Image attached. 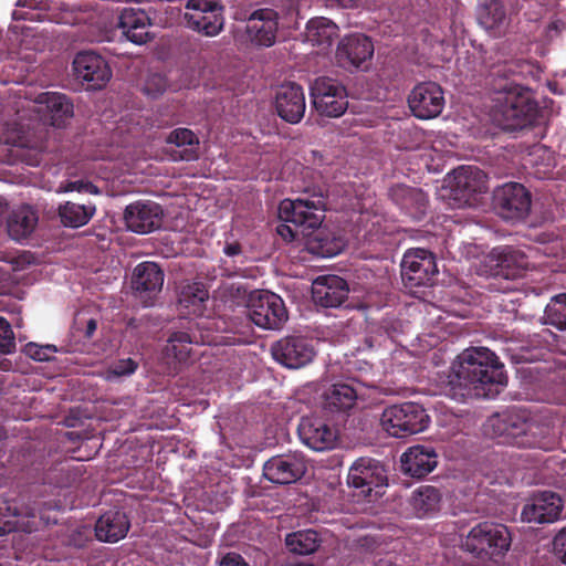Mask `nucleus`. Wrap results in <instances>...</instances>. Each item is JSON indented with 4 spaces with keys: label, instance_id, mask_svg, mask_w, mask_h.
<instances>
[{
    "label": "nucleus",
    "instance_id": "nucleus-18",
    "mask_svg": "<svg viewBox=\"0 0 566 566\" xmlns=\"http://www.w3.org/2000/svg\"><path fill=\"white\" fill-rule=\"evenodd\" d=\"M307 467L303 457L281 454L270 458L263 465L265 479L276 484H291L304 476Z\"/></svg>",
    "mask_w": 566,
    "mask_h": 566
},
{
    "label": "nucleus",
    "instance_id": "nucleus-21",
    "mask_svg": "<svg viewBox=\"0 0 566 566\" xmlns=\"http://www.w3.org/2000/svg\"><path fill=\"white\" fill-rule=\"evenodd\" d=\"M349 287L338 275L318 276L312 285V297L316 305L326 308L339 307L347 300Z\"/></svg>",
    "mask_w": 566,
    "mask_h": 566
},
{
    "label": "nucleus",
    "instance_id": "nucleus-1",
    "mask_svg": "<svg viewBox=\"0 0 566 566\" xmlns=\"http://www.w3.org/2000/svg\"><path fill=\"white\" fill-rule=\"evenodd\" d=\"M507 385L504 365L486 347H469L452 361L441 379V394L455 400L494 398Z\"/></svg>",
    "mask_w": 566,
    "mask_h": 566
},
{
    "label": "nucleus",
    "instance_id": "nucleus-47",
    "mask_svg": "<svg viewBox=\"0 0 566 566\" xmlns=\"http://www.w3.org/2000/svg\"><path fill=\"white\" fill-rule=\"evenodd\" d=\"M12 155L28 166H39L42 161V149L40 147H28L23 142L14 145Z\"/></svg>",
    "mask_w": 566,
    "mask_h": 566
},
{
    "label": "nucleus",
    "instance_id": "nucleus-40",
    "mask_svg": "<svg viewBox=\"0 0 566 566\" xmlns=\"http://www.w3.org/2000/svg\"><path fill=\"white\" fill-rule=\"evenodd\" d=\"M285 544L294 554L310 555L319 547L321 537L314 530H303L289 534L285 538Z\"/></svg>",
    "mask_w": 566,
    "mask_h": 566
},
{
    "label": "nucleus",
    "instance_id": "nucleus-53",
    "mask_svg": "<svg viewBox=\"0 0 566 566\" xmlns=\"http://www.w3.org/2000/svg\"><path fill=\"white\" fill-rule=\"evenodd\" d=\"M64 191H78V192H88V193H98V189L95 185H93L90 181H83V180H76V181H69L64 186Z\"/></svg>",
    "mask_w": 566,
    "mask_h": 566
},
{
    "label": "nucleus",
    "instance_id": "nucleus-56",
    "mask_svg": "<svg viewBox=\"0 0 566 566\" xmlns=\"http://www.w3.org/2000/svg\"><path fill=\"white\" fill-rule=\"evenodd\" d=\"M517 66L518 64L516 62H505L504 64L496 65L493 69L492 74L509 78L516 73Z\"/></svg>",
    "mask_w": 566,
    "mask_h": 566
},
{
    "label": "nucleus",
    "instance_id": "nucleus-17",
    "mask_svg": "<svg viewBox=\"0 0 566 566\" xmlns=\"http://www.w3.org/2000/svg\"><path fill=\"white\" fill-rule=\"evenodd\" d=\"M564 502L559 494L543 491L534 494L522 510V520L527 523L548 524L559 520Z\"/></svg>",
    "mask_w": 566,
    "mask_h": 566
},
{
    "label": "nucleus",
    "instance_id": "nucleus-30",
    "mask_svg": "<svg viewBox=\"0 0 566 566\" xmlns=\"http://www.w3.org/2000/svg\"><path fill=\"white\" fill-rule=\"evenodd\" d=\"M130 522L125 512L111 510L99 516L95 524V535L102 542L116 543L128 533Z\"/></svg>",
    "mask_w": 566,
    "mask_h": 566
},
{
    "label": "nucleus",
    "instance_id": "nucleus-43",
    "mask_svg": "<svg viewBox=\"0 0 566 566\" xmlns=\"http://www.w3.org/2000/svg\"><path fill=\"white\" fill-rule=\"evenodd\" d=\"M30 515L29 509L19 507L15 503L3 502L0 504V536L18 528V517Z\"/></svg>",
    "mask_w": 566,
    "mask_h": 566
},
{
    "label": "nucleus",
    "instance_id": "nucleus-59",
    "mask_svg": "<svg viewBox=\"0 0 566 566\" xmlns=\"http://www.w3.org/2000/svg\"><path fill=\"white\" fill-rule=\"evenodd\" d=\"M242 252V247L239 242H231V243H226L224 248H223V253L228 256H237L239 254H241Z\"/></svg>",
    "mask_w": 566,
    "mask_h": 566
},
{
    "label": "nucleus",
    "instance_id": "nucleus-13",
    "mask_svg": "<svg viewBox=\"0 0 566 566\" xmlns=\"http://www.w3.org/2000/svg\"><path fill=\"white\" fill-rule=\"evenodd\" d=\"M165 274L155 262H142L133 271L132 289L143 306H154L161 292Z\"/></svg>",
    "mask_w": 566,
    "mask_h": 566
},
{
    "label": "nucleus",
    "instance_id": "nucleus-9",
    "mask_svg": "<svg viewBox=\"0 0 566 566\" xmlns=\"http://www.w3.org/2000/svg\"><path fill=\"white\" fill-rule=\"evenodd\" d=\"M387 480L384 465L370 458L356 460L347 476L348 485L359 490V494L369 499L382 495V489L387 485Z\"/></svg>",
    "mask_w": 566,
    "mask_h": 566
},
{
    "label": "nucleus",
    "instance_id": "nucleus-34",
    "mask_svg": "<svg viewBox=\"0 0 566 566\" xmlns=\"http://www.w3.org/2000/svg\"><path fill=\"white\" fill-rule=\"evenodd\" d=\"M168 144H174V158L185 161L198 159L199 139L189 128H176L167 137Z\"/></svg>",
    "mask_w": 566,
    "mask_h": 566
},
{
    "label": "nucleus",
    "instance_id": "nucleus-16",
    "mask_svg": "<svg viewBox=\"0 0 566 566\" xmlns=\"http://www.w3.org/2000/svg\"><path fill=\"white\" fill-rule=\"evenodd\" d=\"M164 210L151 200H137L128 205L124 212L127 228L136 233H150L161 227Z\"/></svg>",
    "mask_w": 566,
    "mask_h": 566
},
{
    "label": "nucleus",
    "instance_id": "nucleus-55",
    "mask_svg": "<svg viewBox=\"0 0 566 566\" xmlns=\"http://www.w3.org/2000/svg\"><path fill=\"white\" fill-rule=\"evenodd\" d=\"M554 551L562 563L566 564V527L555 536Z\"/></svg>",
    "mask_w": 566,
    "mask_h": 566
},
{
    "label": "nucleus",
    "instance_id": "nucleus-11",
    "mask_svg": "<svg viewBox=\"0 0 566 566\" xmlns=\"http://www.w3.org/2000/svg\"><path fill=\"white\" fill-rule=\"evenodd\" d=\"M407 102L415 117L432 119L438 117L444 108V92L436 82H421L411 90Z\"/></svg>",
    "mask_w": 566,
    "mask_h": 566
},
{
    "label": "nucleus",
    "instance_id": "nucleus-27",
    "mask_svg": "<svg viewBox=\"0 0 566 566\" xmlns=\"http://www.w3.org/2000/svg\"><path fill=\"white\" fill-rule=\"evenodd\" d=\"M389 196L392 202L411 219L421 220L423 218L428 198L421 189L406 185H396L390 188Z\"/></svg>",
    "mask_w": 566,
    "mask_h": 566
},
{
    "label": "nucleus",
    "instance_id": "nucleus-52",
    "mask_svg": "<svg viewBox=\"0 0 566 566\" xmlns=\"http://www.w3.org/2000/svg\"><path fill=\"white\" fill-rule=\"evenodd\" d=\"M426 428L427 427H419L418 429H416V427H381V434L384 438H387V437L400 438V437H405L408 434L421 432Z\"/></svg>",
    "mask_w": 566,
    "mask_h": 566
},
{
    "label": "nucleus",
    "instance_id": "nucleus-45",
    "mask_svg": "<svg viewBox=\"0 0 566 566\" xmlns=\"http://www.w3.org/2000/svg\"><path fill=\"white\" fill-rule=\"evenodd\" d=\"M42 480L43 484L55 489H65L75 482V475L62 463H56L45 471Z\"/></svg>",
    "mask_w": 566,
    "mask_h": 566
},
{
    "label": "nucleus",
    "instance_id": "nucleus-61",
    "mask_svg": "<svg viewBox=\"0 0 566 566\" xmlns=\"http://www.w3.org/2000/svg\"><path fill=\"white\" fill-rule=\"evenodd\" d=\"M282 4L286 8L287 12H293L297 9L298 0H280Z\"/></svg>",
    "mask_w": 566,
    "mask_h": 566
},
{
    "label": "nucleus",
    "instance_id": "nucleus-3",
    "mask_svg": "<svg viewBox=\"0 0 566 566\" xmlns=\"http://www.w3.org/2000/svg\"><path fill=\"white\" fill-rule=\"evenodd\" d=\"M327 196L322 188L306 189L296 199H284L279 206V217L301 229L303 237H311L325 218Z\"/></svg>",
    "mask_w": 566,
    "mask_h": 566
},
{
    "label": "nucleus",
    "instance_id": "nucleus-46",
    "mask_svg": "<svg viewBox=\"0 0 566 566\" xmlns=\"http://www.w3.org/2000/svg\"><path fill=\"white\" fill-rule=\"evenodd\" d=\"M170 87L167 76L163 73H150L144 84V93L151 98H157Z\"/></svg>",
    "mask_w": 566,
    "mask_h": 566
},
{
    "label": "nucleus",
    "instance_id": "nucleus-42",
    "mask_svg": "<svg viewBox=\"0 0 566 566\" xmlns=\"http://www.w3.org/2000/svg\"><path fill=\"white\" fill-rule=\"evenodd\" d=\"M193 339L188 332L177 331L169 335L165 354L168 357H174L178 361H186L191 353V345Z\"/></svg>",
    "mask_w": 566,
    "mask_h": 566
},
{
    "label": "nucleus",
    "instance_id": "nucleus-10",
    "mask_svg": "<svg viewBox=\"0 0 566 566\" xmlns=\"http://www.w3.org/2000/svg\"><path fill=\"white\" fill-rule=\"evenodd\" d=\"M187 27L206 36L218 35L224 25L223 7L216 0H188Z\"/></svg>",
    "mask_w": 566,
    "mask_h": 566
},
{
    "label": "nucleus",
    "instance_id": "nucleus-62",
    "mask_svg": "<svg viewBox=\"0 0 566 566\" xmlns=\"http://www.w3.org/2000/svg\"><path fill=\"white\" fill-rule=\"evenodd\" d=\"M541 151H543L544 154H547L548 156H551V153H549V151H547L546 149H544L542 146H535V147L533 148V150L530 153V157H531V158H530V161H531L532 164H534V163H535L534 158H535V156H537V154H538V153H541Z\"/></svg>",
    "mask_w": 566,
    "mask_h": 566
},
{
    "label": "nucleus",
    "instance_id": "nucleus-23",
    "mask_svg": "<svg viewBox=\"0 0 566 566\" xmlns=\"http://www.w3.org/2000/svg\"><path fill=\"white\" fill-rule=\"evenodd\" d=\"M38 112L42 113L44 120L54 127H62L74 115L72 101L62 93L44 92L35 99Z\"/></svg>",
    "mask_w": 566,
    "mask_h": 566
},
{
    "label": "nucleus",
    "instance_id": "nucleus-35",
    "mask_svg": "<svg viewBox=\"0 0 566 566\" xmlns=\"http://www.w3.org/2000/svg\"><path fill=\"white\" fill-rule=\"evenodd\" d=\"M308 250L322 258H331L339 254L345 247L342 238L332 234L327 229L319 227L307 237Z\"/></svg>",
    "mask_w": 566,
    "mask_h": 566
},
{
    "label": "nucleus",
    "instance_id": "nucleus-7",
    "mask_svg": "<svg viewBox=\"0 0 566 566\" xmlns=\"http://www.w3.org/2000/svg\"><path fill=\"white\" fill-rule=\"evenodd\" d=\"M311 97L315 109L323 116L339 117L348 107L345 85L328 76L317 77L313 82Z\"/></svg>",
    "mask_w": 566,
    "mask_h": 566
},
{
    "label": "nucleus",
    "instance_id": "nucleus-15",
    "mask_svg": "<svg viewBox=\"0 0 566 566\" xmlns=\"http://www.w3.org/2000/svg\"><path fill=\"white\" fill-rule=\"evenodd\" d=\"M73 71L77 80L87 83L90 90H101L112 77L107 62L93 51H82L73 60Z\"/></svg>",
    "mask_w": 566,
    "mask_h": 566
},
{
    "label": "nucleus",
    "instance_id": "nucleus-31",
    "mask_svg": "<svg viewBox=\"0 0 566 566\" xmlns=\"http://www.w3.org/2000/svg\"><path fill=\"white\" fill-rule=\"evenodd\" d=\"M430 417L426 409L417 402H403L387 407L381 415L379 424H426Z\"/></svg>",
    "mask_w": 566,
    "mask_h": 566
},
{
    "label": "nucleus",
    "instance_id": "nucleus-20",
    "mask_svg": "<svg viewBox=\"0 0 566 566\" xmlns=\"http://www.w3.org/2000/svg\"><path fill=\"white\" fill-rule=\"evenodd\" d=\"M279 13L271 8L254 10L247 20L245 31L250 41L259 46H271L275 43Z\"/></svg>",
    "mask_w": 566,
    "mask_h": 566
},
{
    "label": "nucleus",
    "instance_id": "nucleus-5",
    "mask_svg": "<svg viewBox=\"0 0 566 566\" xmlns=\"http://www.w3.org/2000/svg\"><path fill=\"white\" fill-rule=\"evenodd\" d=\"M248 316L263 329H281L289 319L282 297L269 291H254L250 294Z\"/></svg>",
    "mask_w": 566,
    "mask_h": 566
},
{
    "label": "nucleus",
    "instance_id": "nucleus-25",
    "mask_svg": "<svg viewBox=\"0 0 566 566\" xmlns=\"http://www.w3.org/2000/svg\"><path fill=\"white\" fill-rule=\"evenodd\" d=\"M117 27L127 40L135 44H145L151 39L149 32L151 21L143 9L124 8L118 15Z\"/></svg>",
    "mask_w": 566,
    "mask_h": 566
},
{
    "label": "nucleus",
    "instance_id": "nucleus-14",
    "mask_svg": "<svg viewBox=\"0 0 566 566\" xmlns=\"http://www.w3.org/2000/svg\"><path fill=\"white\" fill-rule=\"evenodd\" d=\"M374 55V43L363 33L344 36L336 49V61L344 69H367Z\"/></svg>",
    "mask_w": 566,
    "mask_h": 566
},
{
    "label": "nucleus",
    "instance_id": "nucleus-44",
    "mask_svg": "<svg viewBox=\"0 0 566 566\" xmlns=\"http://www.w3.org/2000/svg\"><path fill=\"white\" fill-rule=\"evenodd\" d=\"M546 323L560 332L566 333V293H560L552 297L547 305Z\"/></svg>",
    "mask_w": 566,
    "mask_h": 566
},
{
    "label": "nucleus",
    "instance_id": "nucleus-48",
    "mask_svg": "<svg viewBox=\"0 0 566 566\" xmlns=\"http://www.w3.org/2000/svg\"><path fill=\"white\" fill-rule=\"evenodd\" d=\"M24 354L36 361H49L53 358V355L57 352L55 345L46 344L39 345L36 343H28L23 349Z\"/></svg>",
    "mask_w": 566,
    "mask_h": 566
},
{
    "label": "nucleus",
    "instance_id": "nucleus-41",
    "mask_svg": "<svg viewBox=\"0 0 566 566\" xmlns=\"http://www.w3.org/2000/svg\"><path fill=\"white\" fill-rule=\"evenodd\" d=\"M483 433L496 440L497 444L518 448L528 447L525 427H484Z\"/></svg>",
    "mask_w": 566,
    "mask_h": 566
},
{
    "label": "nucleus",
    "instance_id": "nucleus-57",
    "mask_svg": "<svg viewBox=\"0 0 566 566\" xmlns=\"http://www.w3.org/2000/svg\"><path fill=\"white\" fill-rule=\"evenodd\" d=\"M34 256L30 252H23L12 260L13 270H22L25 265L31 264Z\"/></svg>",
    "mask_w": 566,
    "mask_h": 566
},
{
    "label": "nucleus",
    "instance_id": "nucleus-33",
    "mask_svg": "<svg viewBox=\"0 0 566 566\" xmlns=\"http://www.w3.org/2000/svg\"><path fill=\"white\" fill-rule=\"evenodd\" d=\"M305 35L312 45L327 49L338 36V27L327 18L316 17L306 23Z\"/></svg>",
    "mask_w": 566,
    "mask_h": 566
},
{
    "label": "nucleus",
    "instance_id": "nucleus-29",
    "mask_svg": "<svg viewBox=\"0 0 566 566\" xmlns=\"http://www.w3.org/2000/svg\"><path fill=\"white\" fill-rule=\"evenodd\" d=\"M322 398V408L325 415L346 416L356 405L357 392L350 385L338 382L332 385Z\"/></svg>",
    "mask_w": 566,
    "mask_h": 566
},
{
    "label": "nucleus",
    "instance_id": "nucleus-64",
    "mask_svg": "<svg viewBox=\"0 0 566 566\" xmlns=\"http://www.w3.org/2000/svg\"><path fill=\"white\" fill-rule=\"evenodd\" d=\"M64 436H65V438H67V440H70L73 443L81 439L80 434H77L75 432H66V433H64Z\"/></svg>",
    "mask_w": 566,
    "mask_h": 566
},
{
    "label": "nucleus",
    "instance_id": "nucleus-28",
    "mask_svg": "<svg viewBox=\"0 0 566 566\" xmlns=\"http://www.w3.org/2000/svg\"><path fill=\"white\" fill-rule=\"evenodd\" d=\"M401 471L416 479H422L437 467V454L432 449L415 446L402 453Z\"/></svg>",
    "mask_w": 566,
    "mask_h": 566
},
{
    "label": "nucleus",
    "instance_id": "nucleus-2",
    "mask_svg": "<svg viewBox=\"0 0 566 566\" xmlns=\"http://www.w3.org/2000/svg\"><path fill=\"white\" fill-rule=\"evenodd\" d=\"M495 90L493 116L504 130H520L534 124L538 106L527 90L513 83Z\"/></svg>",
    "mask_w": 566,
    "mask_h": 566
},
{
    "label": "nucleus",
    "instance_id": "nucleus-37",
    "mask_svg": "<svg viewBox=\"0 0 566 566\" xmlns=\"http://www.w3.org/2000/svg\"><path fill=\"white\" fill-rule=\"evenodd\" d=\"M59 217L64 227L80 228L87 224L96 212V207L93 202L77 203L66 201L60 205Z\"/></svg>",
    "mask_w": 566,
    "mask_h": 566
},
{
    "label": "nucleus",
    "instance_id": "nucleus-58",
    "mask_svg": "<svg viewBox=\"0 0 566 566\" xmlns=\"http://www.w3.org/2000/svg\"><path fill=\"white\" fill-rule=\"evenodd\" d=\"M562 408L558 409H547L545 418L547 419V422L545 424H565L566 418L563 416L560 417Z\"/></svg>",
    "mask_w": 566,
    "mask_h": 566
},
{
    "label": "nucleus",
    "instance_id": "nucleus-38",
    "mask_svg": "<svg viewBox=\"0 0 566 566\" xmlns=\"http://www.w3.org/2000/svg\"><path fill=\"white\" fill-rule=\"evenodd\" d=\"M209 293L200 282H193L184 285L178 295L179 305L187 311V314L201 316L205 311V302L208 301Z\"/></svg>",
    "mask_w": 566,
    "mask_h": 566
},
{
    "label": "nucleus",
    "instance_id": "nucleus-39",
    "mask_svg": "<svg viewBox=\"0 0 566 566\" xmlns=\"http://www.w3.org/2000/svg\"><path fill=\"white\" fill-rule=\"evenodd\" d=\"M441 494L432 485H421L413 491L411 505L417 517H427L436 513L440 507Z\"/></svg>",
    "mask_w": 566,
    "mask_h": 566
},
{
    "label": "nucleus",
    "instance_id": "nucleus-8",
    "mask_svg": "<svg viewBox=\"0 0 566 566\" xmlns=\"http://www.w3.org/2000/svg\"><path fill=\"white\" fill-rule=\"evenodd\" d=\"M400 266L402 282L409 289L431 285L438 274L434 254L422 248L407 250Z\"/></svg>",
    "mask_w": 566,
    "mask_h": 566
},
{
    "label": "nucleus",
    "instance_id": "nucleus-19",
    "mask_svg": "<svg viewBox=\"0 0 566 566\" xmlns=\"http://www.w3.org/2000/svg\"><path fill=\"white\" fill-rule=\"evenodd\" d=\"M274 106L277 115L286 123H300L306 108L303 87L294 82L280 85L275 94Z\"/></svg>",
    "mask_w": 566,
    "mask_h": 566
},
{
    "label": "nucleus",
    "instance_id": "nucleus-49",
    "mask_svg": "<svg viewBox=\"0 0 566 566\" xmlns=\"http://www.w3.org/2000/svg\"><path fill=\"white\" fill-rule=\"evenodd\" d=\"M15 350L14 334L9 322L0 316V353L11 354Z\"/></svg>",
    "mask_w": 566,
    "mask_h": 566
},
{
    "label": "nucleus",
    "instance_id": "nucleus-22",
    "mask_svg": "<svg viewBox=\"0 0 566 566\" xmlns=\"http://www.w3.org/2000/svg\"><path fill=\"white\" fill-rule=\"evenodd\" d=\"M454 196L469 202L473 195L488 191V175L476 166H460L452 171Z\"/></svg>",
    "mask_w": 566,
    "mask_h": 566
},
{
    "label": "nucleus",
    "instance_id": "nucleus-50",
    "mask_svg": "<svg viewBox=\"0 0 566 566\" xmlns=\"http://www.w3.org/2000/svg\"><path fill=\"white\" fill-rule=\"evenodd\" d=\"M138 368V363L132 358L118 359L109 367V374L122 377L134 374Z\"/></svg>",
    "mask_w": 566,
    "mask_h": 566
},
{
    "label": "nucleus",
    "instance_id": "nucleus-60",
    "mask_svg": "<svg viewBox=\"0 0 566 566\" xmlns=\"http://www.w3.org/2000/svg\"><path fill=\"white\" fill-rule=\"evenodd\" d=\"M97 328V323L94 318H91L87 324H86V328H85V337L86 338H91L95 331Z\"/></svg>",
    "mask_w": 566,
    "mask_h": 566
},
{
    "label": "nucleus",
    "instance_id": "nucleus-12",
    "mask_svg": "<svg viewBox=\"0 0 566 566\" xmlns=\"http://www.w3.org/2000/svg\"><path fill=\"white\" fill-rule=\"evenodd\" d=\"M273 358L281 365L297 369L310 364L316 355L312 339L302 336H286L271 347Z\"/></svg>",
    "mask_w": 566,
    "mask_h": 566
},
{
    "label": "nucleus",
    "instance_id": "nucleus-24",
    "mask_svg": "<svg viewBox=\"0 0 566 566\" xmlns=\"http://www.w3.org/2000/svg\"><path fill=\"white\" fill-rule=\"evenodd\" d=\"M475 15L478 23L493 36L504 34L511 23L504 0H481Z\"/></svg>",
    "mask_w": 566,
    "mask_h": 566
},
{
    "label": "nucleus",
    "instance_id": "nucleus-54",
    "mask_svg": "<svg viewBox=\"0 0 566 566\" xmlns=\"http://www.w3.org/2000/svg\"><path fill=\"white\" fill-rule=\"evenodd\" d=\"M277 234L284 240V241H293L296 239L301 233V229H296L295 226H293L290 222L280 223L276 227Z\"/></svg>",
    "mask_w": 566,
    "mask_h": 566
},
{
    "label": "nucleus",
    "instance_id": "nucleus-32",
    "mask_svg": "<svg viewBox=\"0 0 566 566\" xmlns=\"http://www.w3.org/2000/svg\"><path fill=\"white\" fill-rule=\"evenodd\" d=\"M296 433L304 446L314 451H326L337 447V427H296Z\"/></svg>",
    "mask_w": 566,
    "mask_h": 566
},
{
    "label": "nucleus",
    "instance_id": "nucleus-51",
    "mask_svg": "<svg viewBox=\"0 0 566 566\" xmlns=\"http://www.w3.org/2000/svg\"><path fill=\"white\" fill-rule=\"evenodd\" d=\"M216 566H250L244 557L237 552L220 553Z\"/></svg>",
    "mask_w": 566,
    "mask_h": 566
},
{
    "label": "nucleus",
    "instance_id": "nucleus-36",
    "mask_svg": "<svg viewBox=\"0 0 566 566\" xmlns=\"http://www.w3.org/2000/svg\"><path fill=\"white\" fill-rule=\"evenodd\" d=\"M38 223V216L30 206H22L18 210L12 211L7 220V229L9 235L20 241L28 238Z\"/></svg>",
    "mask_w": 566,
    "mask_h": 566
},
{
    "label": "nucleus",
    "instance_id": "nucleus-26",
    "mask_svg": "<svg viewBox=\"0 0 566 566\" xmlns=\"http://www.w3.org/2000/svg\"><path fill=\"white\" fill-rule=\"evenodd\" d=\"M490 259L494 262L496 275L511 280L523 276L528 263L526 255L511 245L492 249Z\"/></svg>",
    "mask_w": 566,
    "mask_h": 566
},
{
    "label": "nucleus",
    "instance_id": "nucleus-63",
    "mask_svg": "<svg viewBox=\"0 0 566 566\" xmlns=\"http://www.w3.org/2000/svg\"><path fill=\"white\" fill-rule=\"evenodd\" d=\"M8 212V203L4 199L0 198V224H2L4 217Z\"/></svg>",
    "mask_w": 566,
    "mask_h": 566
},
{
    "label": "nucleus",
    "instance_id": "nucleus-6",
    "mask_svg": "<svg viewBox=\"0 0 566 566\" xmlns=\"http://www.w3.org/2000/svg\"><path fill=\"white\" fill-rule=\"evenodd\" d=\"M493 207L502 219L521 221L531 212L532 195L520 182H506L494 189Z\"/></svg>",
    "mask_w": 566,
    "mask_h": 566
},
{
    "label": "nucleus",
    "instance_id": "nucleus-4",
    "mask_svg": "<svg viewBox=\"0 0 566 566\" xmlns=\"http://www.w3.org/2000/svg\"><path fill=\"white\" fill-rule=\"evenodd\" d=\"M511 533L503 524L483 522L475 525L463 541V548L485 562L502 557L511 546Z\"/></svg>",
    "mask_w": 566,
    "mask_h": 566
}]
</instances>
